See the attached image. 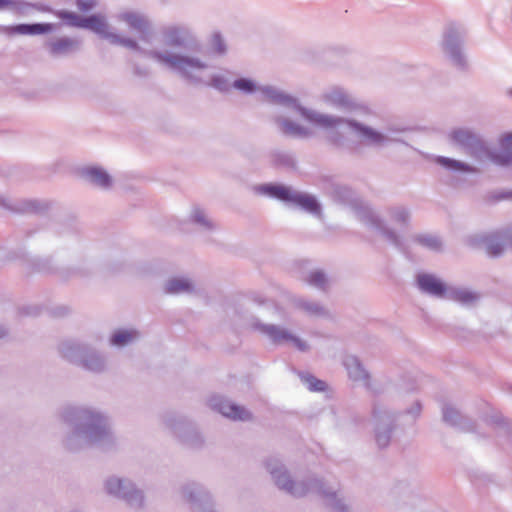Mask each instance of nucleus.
<instances>
[{"label": "nucleus", "mask_w": 512, "mask_h": 512, "mask_svg": "<svg viewBox=\"0 0 512 512\" xmlns=\"http://www.w3.org/2000/svg\"><path fill=\"white\" fill-rule=\"evenodd\" d=\"M143 56L152 59L189 84L210 86L220 92H229L233 88L234 74L231 71L225 70L207 77L210 65L197 54L155 48L143 51Z\"/></svg>", "instance_id": "1"}, {"label": "nucleus", "mask_w": 512, "mask_h": 512, "mask_svg": "<svg viewBox=\"0 0 512 512\" xmlns=\"http://www.w3.org/2000/svg\"><path fill=\"white\" fill-rule=\"evenodd\" d=\"M61 418L71 427L64 440V446L70 451L90 446L108 449L114 444L108 418L96 409L67 406L62 410Z\"/></svg>", "instance_id": "2"}, {"label": "nucleus", "mask_w": 512, "mask_h": 512, "mask_svg": "<svg viewBox=\"0 0 512 512\" xmlns=\"http://www.w3.org/2000/svg\"><path fill=\"white\" fill-rule=\"evenodd\" d=\"M233 88L243 94L259 92L262 100L281 107V112L273 117L279 131L294 138H309L313 135L310 128L293 121L291 115H299L304 119V111L308 108L301 105L298 98L272 85H259L250 78L233 80Z\"/></svg>", "instance_id": "3"}, {"label": "nucleus", "mask_w": 512, "mask_h": 512, "mask_svg": "<svg viewBox=\"0 0 512 512\" xmlns=\"http://www.w3.org/2000/svg\"><path fill=\"white\" fill-rule=\"evenodd\" d=\"M304 120L324 130L348 128L361 143L373 148H382L390 142L398 141L397 135L403 131L392 127L379 131L356 120L322 113L309 108L308 111H304Z\"/></svg>", "instance_id": "4"}, {"label": "nucleus", "mask_w": 512, "mask_h": 512, "mask_svg": "<svg viewBox=\"0 0 512 512\" xmlns=\"http://www.w3.org/2000/svg\"><path fill=\"white\" fill-rule=\"evenodd\" d=\"M267 471L272 476L276 486L294 497H302L309 493H316L325 499L334 512H348L341 498H338L336 489L326 486L321 480L309 478L303 481H293L277 458H269L265 463Z\"/></svg>", "instance_id": "5"}, {"label": "nucleus", "mask_w": 512, "mask_h": 512, "mask_svg": "<svg viewBox=\"0 0 512 512\" xmlns=\"http://www.w3.org/2000/svg\"><path fill=\"white\" fill-rule=\"evenodd\" d=\"M448 137L453 145L459 146L480 162L489 161L503 167L512 165V132L499 137L498 150L490 149L477 133L468 128L454 129Z\"/></svg>", "instance_id": "6"}, {"label": "nucleus", "mask_w": 512, "mask_h": 512, "mask_svg": "<svg viewBox=\"0 0 512 512\" xmlns=\"http://www.w3.org/2000/svg\"><path fill=\"white\" fill-rule=\"evenodd\" d=\"M332 194L336 201L351 205L357 220L368 230L382 236L396 248L404 250V244L399 235L394 230L388 228L380 216L368 204L359 201L351 188L335 186Z\"/></svg>", "instance_id": "7"}, {"label": "nucleus", "mask_w": 512, "mask_h": 512, "mask_svg": "<svg viewBox=\"0 0 512 512\" xmlns=\"http://www.w3.org/2000/svg\"><path fill=\"white\" fill-rule=\"evenodd\" d=\"M57 16L64 20L67 25L78 28H85L93 31L101 38L107 40L112 45L122 46L143 55L145 49L141 48L138 41L131 37L121 36L111 31L110 25L107 23L103 15H91L89 17H81L75 12L59 11Z\"/></svg>", "instance_id": "8"}, {"label": "nucleus", "mask_w": 512, "mask_h": 512, "mask_svg": "<svg viewBox=\"0 0 512 512\" xmlns=\"http://www.w3.org/2000/svg\"><path fill=\"white\" fill-rule=\"evenodd\" d=\"M257 194L291 204L314 216L321 215V205L316 197L279 184H263L254 187Z\"/></svg>", "instance_id": "9"}, {"label": "nucleus", "mask_w": 512, "mask_h": 512, "mask_svg": "<svg viewBox=\"0 0 512 512\" xmlns=\"http://www.w3.org/2000/svg\"><path fill=\"white\" fill-rule=\"evenodd\" d=\"M162 43L171 48L191 49L198 52L201 44L195 32L185 24H167L159 29Z\"/></svg>", "instance_id": "10"}, {"label": "nucleus", "mask_w": 512, "mask_h": 512, "mask_svg": "<svg viewBox=\"0 0 512 512\" xmlns=\"http://www.w3.org/2000/svg\"><path fill=\"white\" fill-rule=\"evenodd\" d=\"M105 489L108 494L124 500L133 508H140L144 502V496L141 490L128 480L118 477H109L105 481Z\"/></svg>", "instance_id": "11"}, {"label": "nucleus", "mask_w": 512, "mask_h": 512, "mask_svg": "<svg viewBox=\"0 0 512 512\" xmlns=\"http://www.w3.org/2000/svg\"><path fill=\"white\" fill-rule=\"evenodd\" d=\"M464 34V30L461 27L450 25L445 30L442 41L444 53L452 64L459 69H464L467 66L466 58L461 50Z\"/></svg>", "instance_id": "12"}, {"label": "nucleus", "mask_w": 512, "mask_h": 512, "mask_svg": "<svg viewBox=\"0 0 512 512\" xmlns=\"http://www.w3.org/2000/svg\"><path fill=\"white\" fill-rule=\"evenodd\" d=\"M466 245L471 248L484 249L492 257L502 254L507 243V232L475 233L465 239Z\"/></svg>", "instance_id": "13"}, {"label": "nucleus", "mask_w": 512, "mask_h": 512, "mask_svg": "<svg viewBox=\"0 0 512 512\" xmlns=\"http://www.w3.org/2000/svg\"><path fill=\"white\" fill-rule=\"evenodd\" d=\"M114 18L118 22H124L130 30L138 33L142 41H149L153 27L145 14L134 10H124L115 14Z\"/></svg>", "instance_id": "14"}, {"label": "nucleus", "mask_w": 512, "mask_h": 512, "mask_svg": "<svg viewBox=\"0 0 512 512\" xmlns=\"http://www.w3.org/2000/svg\"><path fill=\"white\" fill-rule=\"evenodd\" d=\"M181 493L193 512H216L210 494L200 484L188 483L182 487Z\"/></svg>", "instance_id": "15"}, {"label": "nucleus", "mask_w": 512, "mask_h": 512, "mask_svg": "<svg viewBox=\"0 0 512 512\" xmlns=\"http://www.w3.org/2000/svg\"><path fill=\"white\" fill-rule=\"evenodd\" d=\"M373 417L375 421L376 443L379 448H385L391 440L395 414L385 407H375Z\"/></svg>", "instance_id": "16"}, {"label": "nucleus", "mask_w": 512, "mask_h": 512, "mask_svg": "<svg viewBox=\"0 0 512 512\" xmlns=\"http://www.w3.org/2000/svg\"><path fill=\"white\" fill-rule=\"evenodd\" d=\"M255 327L275 344L291 342L299 351L304 352L308 350V344L305 341L294 336L285 328L273 324L261 323H257Z\"/></svg>", "instance_id": "17"}, {"label": "nucleus", "mask_w": 512, "mask_h": 512, "mask_svg": "<svg viewBox=\"0 0 512 512\" xmlns=\"http://www.w3.org/2000/svg\"><path fill=\"white\" fill-rule=\"evenodd\" d=\"M320 100L327 106L339 110H352L357 105L353 95L341 86L327 88L321 94Z\"/></svg>", "instance_id": "18"}, {"label": "nucleus", "mask_w": 512, "mask_h": 512, "mask_svg": "<svg viewBox=\"0 0 512 512\" xmlns=\"http://www.w3.org/2000/svg\"><path fill=\"white\" fill-rule=\"evenodd\" d=\"M175 436L190 446H198L201 443L200 436L196 429L182 417L169 416L164 421Z\"/></svg>", "instance_id": "19"}, {"label": "nucleus", "mask_w": 512, "mask_h": 512, "mask_svg": "<svg viewBox=\"0 0 512 512\" xmlns=\"http://www.w3.org/2000/svg\"><path fill=\"white\" fill-rule=\"evenodd\" d=\"M416 286L423 294L438 299H445L448 285L437 275L419 272L415 278Z\"/></svg>", "instance_id": "20"}, {"label": "nucleus", "mask_w": 512, "mask_h": 512, "mask_svg": "<svg viewBox=\"0 0 512 512\" xmlns=\"http://www.w3.org/2000/svg\"><path fill=\"white\" fill-rule=\"evenodd\" d=\"M209 406L232 420L246 421L251 419V413L242 406L221 397L213 396L209 399Z\"/></svg>", "instance_id": "21"}, {"label": "nucleus", "mask_w": 512, "mask_h": 512, "mask_svg": "<svg viewBox=\"0 0 512 512\" xmlns=\"http://www.w3.org/2000/svg\"><path fill=\"white\" fill-rule=\"evenodd\" d=\"M443 420L445 423L457 427L463 432L479 433L480 424L473 423L470 419L464 417L455 407L445 404L442 408Z\"/></svg>", "instance_id": "22"}, {"label": "nucleus", "mask_w": 512, "mask_h": 512, "mask_svg": "<svg viewBox=\"0 0 512 512\" xmlns=\"http://www.w3.org/2000/svg\"><path fill=\"white\" fill-rule=\"evenodd\" d=\"M57 27L58 24L53 23L17 24L12 26H0V31L7 36L39 35L52 32Z\"/></svg>", "instance_id": "23"}, {"label": "nucleus", "mask_w": 512, "mask_h": 512, "mask_svg": "<svg viewBox=\"0 0 512 512\" xmlns=\"http://www.w3.org/2000/svg\"><path fill=\"white\" fill-rule=\"evenodd\" d=\"M343 364L351 380L361 382L367 388L370 387V375L356 356H346Z\"/></svg>", "instance_id": "24"}, {"label": "nucleus", "mask_w": 512, "mask_h": 512, "mask_svg": "<svg viewBox=\"0 0 512 512\" xmlns=\"http://www.w3.org/2000/svg\"><path fill=\"white\" fill-rule=\"evenodd\" d=\"M80 42L75 38L61 37L46 43L49 53L54 57L67 56L79 49Z\"/></svg>", "instance_id": "25"}, {"label": "nucleus", "mask_w": 512, "mask_h": 512, "mask_svg": "<svg viewBox=\"0 0 512 512\" xmlns=\"http://www.w3.org/2000/svg\"><path fill=\"white\" fill-rule=\"evenodd\" d=\"M445 299L472 305L480 299V294L465 287L448 285Z\"/></svg>", "instance_id": "26"}, {"label": "nucleus", "mask_w": 512, "mask_h": 512, "mask_svg": "<svg viewBox=\"0 0 512 512\" xmlns=\"http://www.w3.org/2000/svg\"><path fill=\"white\" fill-rule=\"evenodd\" d=\"M87 346L73 340H65L59 345V353L67 361L79 365Z\"/></svg>", "instance_id": "27"}, {"label": "nucleus", "mask_w": 512, "mask_h": 512, "mask_svg": "<svg viewBox=\"0 0 512 512\" xmlns=\"http://www.w3.org/2000/svg\"><path fill=\"white\" fill-rule=\"evenodd\" d=\"M4 206L12 211L23 213H40L49 207L48 203L38 200H19L14 204H4Z\"/></svg>", "instance_id": "28"}, {"label": "nucleus", "mask_w": 512, "mask_h": 512, "mask_svg": "<svg viewBox=\"0 0 512 512\" xmlns=\"http://www.w3.org/2000/svg\"><path fill=\"white\" fill-rule=\"evenodd\" d=\"M164 289L168 294H190L194 291V284L189 278L174 277L165 283Z\"/></svg>", "instance_id": "29"}, {"label": "nucleus", "mask_w": 512, "mask_h": 512, "mask_svg": "<svg viewBox=\"0 0 512 512\" xmlns=\"http://www.w3.org/2000/svg\"><path fill=\"white\" fill-rule=\"evenodd\" d=\"M79 365L91 372H101L105 368V359L87 346V352L84 353Z\"/></svg>", "instance_id": "30"}, {"label": "nucleus", "mask_w": 512, "mask_h": 512, "mask_svg": "<svg viewBox=\"0 0 512 512\" xmlns=\"http://www.w3.org/2000/svg\"><path fill=\"white\" fill-rule=\"evenodd\" d=\"M9 9L17 12L21 15L29 14L31 9H37L39 11H47L48 9L43 5L30 4L24 1L14 0H0V10Z\"/></svg>", "instance_id": "31"}, {"label": "nucleus", "mask_w": 512, "mask_h": 512, "mask_svg": "<svg viewBox=\"0 0 512 512\" xmlns=\"http://www.w3.org/2000/svg\"><path fill=\"white\" fill-rule=\"evenodd\" d=\"M84 175L92 184L104 189L109 188L112 184L110 175L101 168H88L85 170Z\"/></svg>", "instance_id": "32"}, {"label": "nucleus", "mask_w": 512, "mask_h": 512, "mask_svg": "<svg viewBox=\"0 0 512 512\" xmlns=\"http://www.w3.org/2000/svg\"><path fill=\"white\" fill-rule=\"evenodd\" d=\"M435 161L437 164H439L440 166H442L443 168H445L449 171H453V172L460 171V172H465V173H475L476 172V169L473 166H471L465 162L452 159V158L438 156Z\"/></svg>", "instance_id": "33"}, {"label": "nucleus", "mask_w": 512, "mask_h": 512, "mask_svg": "<svg viewBox=\"0 0 512 512\" xmlns=\"http://www.w3.org/2000/svg\"><path fill=\"white\" fill-rule=\"evenodd\" d=\"M139 333L133 329L118 330L111 336L110 343L113 346L123 347L126 346L136 339H138Z\"/></svg>", "instance_id": "34"}, {"label": "nucleus", "mask_w": 512, "mask_h": 512, "mask_svg": "<svg viewBox=\"0 0 512 512\" xmlns=\"http://www.w3.org/2000/svg\"><path fill=\"white\" fill-rule=\"evenodd\" d=\"M295 306L310 316H326L327 311L325 307H323L318 302L309 301L304 298H297L295 301Z\"/></svg>", "instance_id": "35"}, {"label": "nucleus", "mask_w": 512, "mask_h": 512, "mask_svg": "<svg viewBox=\"0 0 512 512\" xmlns=\"http://www.w3.org/2000/svg\"><path fill=\"white\" fill-rule=\"evenodd\" d=\"M414 240L424 248L439 252L443 249V242L440 237L431 234H421L415 236Z\"/></svg>", "instance_id": "36"}, {"label": "nucleus", "mask_w": 512, "mask_h": 512, "mask_svg": "<svg viewBox=\"0 0 512 512\" xmlns=\"http://www.w3.org/2000/svg\"><path fill=\"white\" fill-rule=\"evenodd\" d=\"M190 217L192 222L197 224L202 230L209 231L217 227L216 224L207 216L206 212L199 207H195L192 210Z\"/></svg>", "instance_id": "37"}, {"label": "nucleus", "mask_w": 512, "mask_h": 512, "mask_svg": "<svg viewBox=\"0 0 512 512\" xmlns=\"http://www.w3.org/2000/svg\"><path fill=\"white\" fill-rule=\"evenodd\" d=\"M390 219L399 226H406L409 221V212L405 207H392L388 210Z\"/></svg>", "instance_id": "38"}, {"label": "nucleus", "mask_w": 512, "mask_h": 512, "mask_svg": "<svg viewBox=\"0 0 512 512\" xmlns=\"http://www.w3.org/2000/svg\"><path fill=\"white\" fill-rule=\"evenodd\" d=\"M306 282L318 289L325 290L328 285V279L321 270L311 271L307 277Z\"/></svg>", "instance_id": "39"}, {"label": "nucleus", "mask_w": 512, "mask_h": 512, "mask_svg": "<svg viewBox=\"0 0 512 512\" xmlns=\"http://www.w3.org/2000/svg\"><path fill=\"white\" fill-rule=\"evenodd\" d=\"M300 379L304 385L308 387L310 391H324L326 389V383L320 379H317L311 374L301 373Z\"/></svg>", "instance_id": "40"}, {"label": "nucleus", "mask_w": 512, "mask_h": 512, "mask_svg": "<svg viewBox=\"0 0 512 512\" xmlns=\"http://www.w3.org/2000/svg\"><path fill=\"white\" fill-rule=\"evenodd\" d=\"M210 46L214 53L224 55L227 51L225 40L219 32H214L210 37Z\"/></svg>", "instance_id": "41"}, {"label": "nucleus", "mask_w": 512, "mask_h": 512, "mask_svg": "<svg viewBox=\"0 0 512 512\" xmlns=\"http://www.w3.org/2000/svg\"><path fill=\"white\" fill-rule=\"evenodd\" d=\"M276 165L292 168L295 166V160L292 155L287 153H276L274 155Z\"/></svg>", "instance_id": "42"}, {"label": "nucleus", "mask_w": 512, "mask_h": 512, "mask_svg": "<svg viewBox=\"0 0 512 512\" xmlns=\"http://www.w3.org/2000/svg\"><path fill=\"white\" fill-rule=\"evenodd\" d=\"M488 199L491 201L512 200V189L492 192Z\"/></svg>", "instance_id": "43"}, {"label": "nucleus", "mask_w": 512, "mask_h": 512, "mask_svg": "<svg viewBox=\"0 0 512 512\" xmlns=\"http://www.w3.org/2000/svg\"><path fill=\"white\" fill-rule=\"evenodd\" d=\"M502 423V417L500 415H494L485 417L482 420L481 425L489 428L490 430H493L497 425H500Z\"/></svg>", "instance_id": "44"}, {"label": "nucleus", "mask_w": 512, "mask_h": 512, "mask_svg": "<svg viewBox=\"0 0 512 512\" xmlns=\"http://www.w3.org/2000/svg\"><path fill=\"white\" fill-rule=\"evenodd\" d=\"M77 8L82 12H88L96 6V0H77Z\"/></svg>", "instance_id": "45"}, {"label": "nucleus", "mask_w": 512, "mask_h": 512, "mask_svg": "<svg viewBox=\"0 0 512 512\" xmlns=\"http://www.w3.org/2000/svg\"><path fill=\"white\" fill-rule=\"evenodd\" d=\"M420 411H421V405H420V403L416 402L412 405V407L407 412L416 417L420 414Z\"/></svg>", "instance_id": "46"}, {"label": "nucleus", "mask_w": 512, "mask_h": 512, "mask_svg": "<svg viewBox=\"0 0 512 512\" xmlns=\"http://www.w3.org/2000/svg\"><path fill=\"white\" fill-rule=\"evenodd\" d=\"M134 71H135V74H137L139 76H147L149 73L147 69L141 70L137 67H135Z\"/></svg>", "instance_id": "47"}, {"label": "nucleus", "mask_w": 512, "mask_h": 512, "mask_svg": "<svg viewBox=\"0 0 512 512\" xmlns=\"http://www.w3.org/2000/svg\"><path fill=\"white\" fill-rule=\"evenodd\" d=\"M6 335H7L6 328L0 325V338H3Z\"/></svg>", "instance_id": "48"}, {"label": "nucleus", "mask_w": 512, "mask_h": 512, "mask_svg": "<svg viewBox=\"0 0 512 512\" xmlns=\"http://www.w3.org/2000/svg\"><path fill=\"white\" fill-rule=\"evenodd\" d=\"M507 243H509L512 246V235H510L508 232H507Z\"/></svg>", "instance_id": "49"}, {"label": "nucleus", "mask_w": 512, "mask_h": 512, "mask_svg": "<svg viewBox=\"0 0 512 512\" xmlns=\"http://www.w3.org/2000/svg\"><path fill=\"white\" fill-rule=\"evenodd\" d=\"M75 274H77V275H81V276H82V275H84V273H83L82 271H80V270H79V271H76V272H75Z\"/></svg>", "instance_id": "50"}, {"label": "nucleus", "mask_w": 512, "mask_h": 512, "mask_svg": "<svg viewBox=\"0 0 512 512\" xmlns=\"http://www.w3.org/2000/svg\"><path fill=\"white\" fill-rule=\"evenodd\" d=\"M508 96L512 97V89L507 91Z\"/></svg>", "instance_id": "51"}]
</instances>
